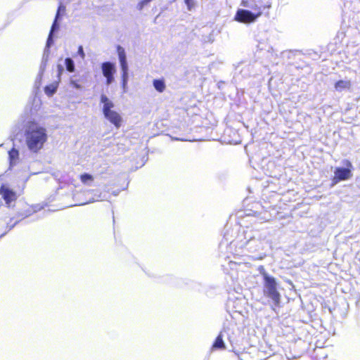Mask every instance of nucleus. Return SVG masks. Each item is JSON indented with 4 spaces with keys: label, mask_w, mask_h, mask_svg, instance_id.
Wrapping results in <instances>:
<instances>
[{
    "label": "nucleus",
    "mask_w": 360,
    "mask_h": 360,
    "mask_svg": "<svg viewBox=\"0 0 360 360\" xmlns=\"http://www.w3.org/2000/svg\"><path fill=\"white\" fill-rule=\"evenodd\" d=\"M25 143L32 153H38L48 139L46 129L35 121L27 122L25 131Z\"/></svg>",
    "instance_id": "f257e3e1"
},
{
    "label": "nucleus",
    "mask_w": 360,
    "mask_h": 360,
    "mask_svg": "<svg viewBox=\"0 0 360 360\" xmlns=\"http://www.w3.org/2000/svg\"><path fill=\"white\" fill-rule=\"evenodd\" d=\"M101 101L103 103V113L105 117L116 128H120L122 125V119L117 112L112 110L114 107L113 103L104 94L101 95Z\"/></svg>",
    "instance_id": "f03ea898"
},
{
    "label": "nucleus",
    "mask_w": 360,
    "mask_h": 360,
    "mask_svg": "<svg viewBox=\"0 0 360 360\" xmlns=\"http://www.w3.org/2000/svg\"><path fill=\"white\" fill-rule=\"evenodd\" d=\"M264 286L266 288L265 294L270 297L275 305L278 306L281 300V295L276 288V279L269 276L266 273L263 274Z\"/></svg>",
    "instance_id": "7ed1b4c3"
},
{
    "label": "nucleus",
    "mask_w": 360,
    "mask_h": 360,
    "mask_svg": "<svg viewBox=\"0 0 360 360\" xmlns=\"http://www.w3.org/2000/svg\"><path fill=\"white\" fill-rule=\"evenodd\" d=\"M345 165L347 167V168L344 167H337L334 172V176L333 178V184L338 183L341 181H345L350 179L352 176L351 169L352 167V165L350 161L345 160Z\"/></svg>",
    "instance_id": "20e7f679"
},
{
    "label": "nucleus",
    "mask_w": 360,
    "mask_h": 360,
    "mask_svg": "<svg viewBox=\"0 0 360 360\" xmlns=\"http://www.w3.org/2000/svg\"><path fill=\"white\" fill-rule=\"evenodd\" d=\"M117 52L118 54L122 70V86L124 88L128 81V65L127 62L126 53L124 49L120 45L117 46Z\"/></svg>",
    "instance_id": "39448f33"
},
{
    "label": "nucleus",
    "mask_w": 360,
    "mask_h": 360,
    "mask_svg": "<svg viewBox=\"0 0 360 360\" xmlns=\"http://www.w3.org/2000/svg\"><path fill=\"white\" fill-rule=\"evenodd\" d=\"M262 12H257L255 14L250 11L245 9H239L237 11L234 19L236 21L241 23H250L262 15Z\"/></svg>",
    "instance_id": "423d86ee"
},
{
    "label": "nucleus",
    "mask_w": 360,
    "mask_h": 360,
    "mask_svg": "<svg viewBox=\"0 0 360 360\" xmlns=\"http://www.w3.org/2000/svg\"><path fill=\"white\" fill-rule=\"evenodd\" d=\"M101 70L106 79V84H110L114 81V74L116 72L115 65L110 62H104L101 64Z\"/></svg>",
    "instance_id": "0eeeda50"
},
{
    "label": "nucleus",
    "mask_w": 360,
    "mask_h": 360,
    "mask_svg": "<svg viewBox=\"0 0 360 360\" xmlns=\"http://www.w3.org/2000/svg\"><path fill=\"white\" fill-rule=\"evenodd\" d=\"M0 195L8 205H9L12 202L15 201L17 199L15 192L4 184L0 187Z\"/></svg>",
    "instance_id": "6e6552de"
},
{
    "label": "nucleus",
    "mask_w": 360,
    "mask_h": 360,
    "mask_svg": "<svg viewBox=\"0 0 360 360\" xmlns=\"http://www.w3.org/2000/svg\"><path fill=\"white\" fill-rule=\"evenodd\" d=\"M226 345L223 340V335L219 333L212 345V350L225 349Z\"/></svg>",
    "instance_id": "1a4fd4ad"
},
{
    "label": "nucleus",
    "mask_w": 360,
    "mask_h": 360,
    "mask_svg": "<svg viewBox=\"0 0 360 360\" xmlns=\"http://www.w3.org/2000/svg\"><path fill=\"white\" fill-rule=\"evenodd\" d=\"M259 0H242V5L245 7L250 8V9L257 12H262L261 7L258 6L257 1Z\"/></svg>",
    "instance_id": "9d476101"
},
{
    "label": "nucleus",
    "mask_w": 360,
    "mask_h": 360,
    "mask_svg": "<svg viewBox=\"0 0 360 360\" xmlns=\"http://www.w3.org/2000/svg\"><path fill=\"white\" fill-rule=\"evenodd\" d=\"M334 86L337 91H341L345 89H349L351 87V82L350 81L338 80L335 83Z\"/></svg>",
    "instance_id": "9b49d317"
},
{
    "label": "nucleus",
    "mask_w": 360,
    "mask_h": 360,
    "mask_svg": "<svg viewBox=\"0 0 360 360\" xmlns=\"http://www.w3.org/2000/svg\"><path fill=\"white\" fill-rule=\"evenodd\" d=\"M8 156L10 160V164L15 165L19 159V151L18 149L15 148H12L8 151Z\"/></svg>",
    "instance_id": "f8f14e48"
},
{
    "label": "nucleus",
    "mask_w": 360,
    "mask_h": 360,
    "mask_svg": "<svg viewBox=\"0 0 360 360\" xmlns=\"http://www.w3.org/2000/svg\"><path fill=\"white\" fill-rule=\"evenodd\" d=\"M65 6L60 4L58 6V10H57V13H56V15L55 20L53 21V23L52 26H51V32L49 33V39L51 37L52 33L54 31V30L57 28V20H58V18H59L60 12V11H65Z\"/></svg>",
    "instance_id": "ddd939ff"
},
{
    "label": "nucleus",
    "mask_w": 360,
    "mask_h": 360,
    "mask_svg": "<svg viewBox=\"0 0 360 360\" xmlns=\"http://www.w3.org/2000/svg\"><path fill=\"white\" fill-rule=\"evenodd\" d=\"M153 84L157 91L162 93L165 90L166 85L163 79H154Z\"/></svg>",
    "instance_id": "4468645a"
},
{
    "label": "nucleus",
    "mask_w": 360,
    "mask_h": 360,
    "mask_svg": "<svg viewBox=\"0 0 360 360\" xmlns=\"http://www.w3.org/2000/svg\"><path fill=\"white\" fill-rule=\"evenodd\" d=\"M58 82L51 83L44 87V92L47 96H51L53 94H55V92L56 91V90L58 89Z\"/></svg>",
    "instance_id": "2eb2a0df"
},
{
    "label": "nucleus",
    "mask_w": 360,
    "mask_h": 360,
    "mask_svg": "<svg viewBox=\"0 0 360 360\" xmlns=\"http://www.w3.org/2000/svg\"><path fill=\"white\" fill-rule=\"evenodd\" d=\"M79 179L82 184H89L91 183L94 179L91 174L88 173H84L79 176Z\"/></svg>",
    "instance_id": "dca6fc26"
},
{
    "label": "nucleus",
    "mask_w": 360,
    "mask_h": 360,
    "mask_svg": "<svg viewBox=\"0 0 360 360\" xmlns=\"http://www.w3.org/2000/svg\"><path fill=\"white\" fill-rule=\"evenodd\" d=\"M65 63L66 65V69L68 72H72L75 71V64H74L73 60L71 58H67L65 60Z\"/></svg>",
    "instance_id": "f3484780"
},
{
    "label": "nucleus",
    "mask_w": 360,
    "mask_h": 360,
    "mask_svg": "<svg viewBox=\"0 0 360 360\" xmlns=\"http://www.w3.org/2000/svg\"><path fill=\"white\" fill-rule=\"evenodd\" d=\"M152 0H141L138 5L137 8L139 10H142L146 5H148Z\"/></svg>",
    "instance_id": "a211bd4d"
},
{
    "label": "nucleus",
    "mask_w": 360,
    "mask_h": 360,
    "mask_svg": "<svg viewBox=\"0 0 360 360\" xmlns=\"http://www.w3.org/2000/svg\"><path fill=\"white\" fill-rule=\"evenodd\" d=\"M184 1L187 6L188 10L191 11L194 6V0H184Z\"/></svg>",
    "instance_id": "6ab92c4d"
},
{
    "label": "nucleus",
    "mask_w": 360,
    "mask_h": 360,
    "mask_svg": "<svg viewBox=\"0 0 360 360\" xmlns=\"http://www.w3.org/2000/svg\"><path fill=\"white\" fill-rule=\"evenodd\" d=\"M77 53L78 54L81 56V58L82 59L84 58L85 57V53H84V49H83V47L82 46H79L78 47V51H77Z\"/></svg>",
    "instance_id": "aec40b11"
},
{
    "label": "nucleus",
    "mask_w": 360,
    "mask_h": 360,
    "mask_svg": "<svg viewBox=\"0 0 360 360\" xmlns=\"http://www.w3.org/2000/svg\"><path fill=\"white\" fill-rule=\"evenodd\" d=\"M71 85L77 89H82V86L77 81H71Z\"/></svg>",
    "instance_id": "412c9836"
},
{
    "label": "nucleus",
    "mask_w": 360,
    "mask_h": 360,
    "mask_svg": "<svg viewBox=\"0 0 360 360\" xmlns=\"http://www.w3.org/2000/svg\"><path fill=\"white\" fill-rule=\"evenodd\" d=\"M57 68H58V77H60L63 71V68L61 65H58Z\"/></svg>",
    "instance_id": "4be33fe9"
},
{
    "label": "nucleus",
    "mask_w": 360,
    "mask_h": 360,
    "mask_svg": "<svg viewBox=\"0 0 360 360\" xmlns=\"http://www.w3.org/2000/svg\"><path fill=\"white\" fill-rule=\"evenodd\" d=\"M270 7H271L270 4L265 5V6H263L264 8H267V9H269Z\"/></svg>",
    "instance_id": "5701e85b"
}]
</instances>
